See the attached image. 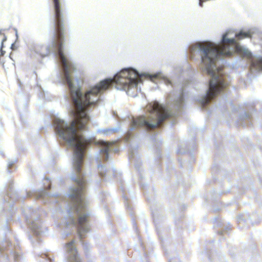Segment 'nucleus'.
Instances as JSON below:
<instances>
[{
    "mask_svg": "<svg viewBox=\"0 0 262 262\" xmlns=\"http://www.w3.org/2000/svg\"><path fill=\"white\" fill-rule=\"evenodd\" d=\"M53 2L56 22L54 38L49 47L35 43L31 45L29 51L31 55L38 54L45 56L51 52L56 54L57 59L62 67V79L69 85L74 106L71 113L74 120L68 122L56 118L54 121L55 130L73 150H85L86 145L90 143V141L86 139L83 134L86 124L90 119L88 114V107L97 102L100 94L112 84H115L118 90L125 91L137 88L138 84L142 82V74L132 68H125L117 73L113 79L102 80L83 94L79 80L73 76L76 67L70 59L63 46L64 30L61 4L59 0H53Z\"/></svg>",
    "mask_w": 262,
    "mask_h": 262,
    "instance_id": "1",
    "label": "nucleus"
},
{
    "mask_svg": "<svg viewBox=\"0 0 262 262\" xmlns=\"http://www.w3.org/2000/svg\"><path fill=\"white\" fill-rule=\"evenodd\" d=\"M251 36L250 32L241 31L237 34L233 31L229 30L223 35L220 44L206 41L196 42L190 47L191 57L193 58L196 55L200 56V68L211 77L209 89L206 91V95L199 100L203 105L209 103L216 95L226 89L222 72L216 64L217 60L220 56H230L234 52L250 58L251 56V52L245 47L241 46L235 40V37L241 39Z\"/></svg>",
    "mask_w": 262,
    "mask_h": 262,
    "instance_id": "2",
    "label": "nucleus"
},
{
    "mask_svg": "<svg viewBox=\"0 0 262 262\" xmlns=\"http://www.w3.org/2000/svg\"><path fill=\"white\" fill-rule=\"evenodd\" d=\"M183 92H181L176 96L171 105H164L157 102L149 103L146 106L149 115L133 118L130 130L143 125L147 128H155L161 124L167 117L178 115L177 111L183 107Z\"/></svg>",
    "mask_w": 262,
    "mask_h": 262,
    "instance_id": "3",
    "label": "nucleus"
},
{
    "mask_svg": "<svg viewBox=\"0 0 262 262\" xmlns=\"http://www.w3.org/2000/svg\"><path fill=\"white\" fill-rule=\"evenodd\" d=\"M100 148V150L102 155H104V159L108 160V154L110 151H117V149L114 148V145L116 142L114 141L108 142L103 140L98 141L97 142Z\"/></svg>",
    "mask_w": 262,
    "mask_h": 262,
    "instance_id": "4",
    "label": "nucleus"
},
{
    "mask_svg": "<svg viewBox=\"0 0 262 262\" xmlns=\"http://www.w3.org/2000/svg\"><path fill=\"white\" fill-rule=\"evenodd\" d=\"M66 250L69 253V262H80L77 254V250L74 246L73 241L69 243L66 245Z\"/></svg>",
    "mask_w": 262,
    "mask_h": 262,
    "instance_id": "5",
    "label": "nucleus"
},
{
    "mask_svg": "<svg viewBox=\"0 0 262 262\" xmlns=\"http://www.w3.org/2000/svg\"><path fill=\"white\" fill-rule=\"evenodd\" d=\"M31 227L32 230L36 234H40L41 232V230L40 229L41 228V222L39 220H36V221H33L31 226Z\"/></svg>",
    "mask_w": 262,
    "mask_h": 262,
    "instance_id": "6",
    "label": "nucleus"
},
{
    "mask_svg": "<svg viewBox=\"0 0 262 262\" xmlns=\"http://www.w3.org/2000/svg\"><path fill=\"white\" fill-rule=\"evenodd\" d=\"M117 129L116 128H105L103 129H100L99 132L102 135H108L113 132H116Z\"/></svg>",
    "mask_w": 262,
    "mask_h": 262,
    "instance_id": "7",
    "label": "nucleus"
},
{
    "mask_svg": "<svg viewBox=\"0 0 262 262\" xmlns=\"http://www.w3.org/2000/svg\"><path fill=\"white\" fill-rule=\"evenodd\" d=\"M98 171L99 174L103 176L106 173V168L102 165H98Z\"/></svg>",
    "mask_w": 262,
    "mask_h": 262,
    "instance_id": "8",
    "label": "nucleus"
},
{
    "mask_svg": "<svg viewBox=\"0 0 262 262\" xmlns=\"http://www.w3.org/2000/svg\"><path fill=\"white\" fill-rule=\"evenodd\" d=\"M51 195V194H49L48 193H47L46 191H44L43 193H42L41 196L43 197V198H45V197H50V196Z\"/></svg>",
    "mask_w": 262,
    "mask_h": 262,
    "instance_id": "9",
    "label": "nucleus"
},
{
    "mask_svg": "<svg viewBox=\"0 0 262 262\" xmlns=\"http://www.w3.org/2000/svg\"><path fill=\"white\" fill-rule=\"evenodd\" d=\"M7 39V38L6 36H4V37L3 38V39H2V46H3V42L6 41Z\"/></svg>",
    "mask_w": 262,
    "mask_h": 262,
    "instance_id": "10",
    "label": "nucleus"
},
{
    "mask_svg": "<svg viewBox=\"0 0 262 262\" xmlns=\"http://www.w3.org/2000/svg\"><path fill=\"white\" fill-rule=\"evenodd\" d=\"M15 35H16V38H17L18 36V32H17V30H15Z\"/></svg>",
    "mask_w": 262,
    "mask_h": 262,
    "instance_id": "11",
    "label": "nucleus"
},
{
    "mask_svg": "<svg viewBox=\"0 0 262 262\" xmlns=\"http://www.w3.org/2000/svg\"><path fill=\"white\" fill-rule=\"evenodd\" d=\"M2 30H0V35L2 34Z\"/></svg>",
    "mask_w": 262,
    "mask_h": 262,
    "instance_id": "12",
    "label": "nucleus"
}]
</instances>
